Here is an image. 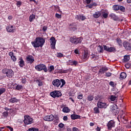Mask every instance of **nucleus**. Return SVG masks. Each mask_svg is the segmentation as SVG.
<instances>
[{"instance_id":"obj_20","label":"nucleus","mask_w":131,"mask_h":131,"mask_svg":"<svg viewBox=\"0 0 131 131\" xmlns=\"http://www.w3.org/2000/svg\"><path fill=\"white\" fill-rule=\"evenodd\" d=\"M108 70L107 67H102L99 70V73H100V74H104L105 71H108Z\"/></svg>"},{"instance_id":"obj_2","label":"nucleus","mask_w":131,"mask_h":131,"mask_svg":"<svg viewBox=\"0 0 131 131\" xmlns=\"http://www.w3.org/2000/svg\"><path fill=\"white\" fill-rule=\"evenodd\" d=\"M53 85L55 86V88H63L65 84H66V82L65 81V80L63 79H61L60 80H59V79H56L54 80L52 82Z\"/></svg>"},{"instance_id":"obj_21","label":"nucleus","mask_w":131,"mask_h":131,"mask_svg":"<svg viewBox=\"0 0 131 131\" xmlns=\"http://www.w3.org/2000/svg\"><path fill=\"white\" fill-rule=\"evenodd\" d=\"M19 61L18 62V64L20 67L23 68L25 66V63L23 58L19 59Z\"/></svg>"},{"instance_id":"obj_26","label":"nucleus","mask_w":131,"mask_h":131,"mask_svg":"<svg viewBox=\"0 0 131 131\" xmlns=\"http://www.w3.org/2000/svg\"><path fill=\"white\" fill-rule=\"evenodd\" d=\"M62 112H64V113H69V112H70V109L68 107H64L62 108Z\"/></svg>"},{"instance_id":"obj_55","label":"nucleus","mask_w":131,"mask_h":131,"mask_svg":"<svg viewBox=\"0 0 131 131\" xmlns=\"http://www.w3.org/2000/svg\"><path fill=\"white\" fill-rule=\"evenodd\" d=\"M8 55L10 57H13L14 56V52L11 51L8 53Z\"/></svg>"},{"instance_id":"obj_30","label":"nucleus","mask_w":131,"mask_h":131,"mask_svg":"<svg viewBox=\"0 0 131 131\" xmlns=\"http://www.w3.org/2000/svg\"><path fill=\"white\" fill-rule=\"evenodd\" d=\"M87 100L90 102L94 100V95H90L87 97Z\"/></svg>"},{"instance_id":"obj_41","label":"nucleus","mask_w":131,"mask_h":131,"mask_svg":"<svg viewBox=\"0 0 131 131\" xmlns=\"http://www.w3.org/2000/svg\"><path fill=\"white\" fill-rule=\"evenodd\" d=\"M119 7H120L119 5H114L113 7V9L114 11H118V10H119Z\"/></svg>"},{"instance_id":"obj_13","label":"nucleus","mask_w":131,"mask_h":131,"mask_svg":"<svg viewBox=\"0 0 131 131\" xmlns=\"http://www.w3.org/2000/svg\"><path fill=\"white\" fill-rule=\"evenodd\" d=\"M75 19L78 21H84L86 19V17L83 14H78L75 16Z\"/></svg>"},{"instance_id":"obj_63","label":"nucleus","mask_w":131,"mask_h":131,"mask_svg":"<svg viewBox=\"0 0 131 131\" xmlns=\"http://www.w3.org/2000/svg\"><path fill=\"white\" fill-rule=\"evenodd\" d=\"M32 131H38V128L36 127H32Z\"/></svg>"},{"instance_id":"obj_47","label":"nucleus","mask_w":131,"mask_h":131,"mask_svg":"<svg viewBox=\"0 0 131 131\" xmlns=\"http://www.w3.org/2000/svg\"><path fill=\"white\" fill-rule=\"evenodd\" d=\"M55 17H56V18H57L58 19H61V18H62V15L59 14L58 13H56Z\"/></svg>"},{"instance_id":"obj_37","label":"nucleus","mask_w":131,"mask_h":131,"mask_svg":"<svg viewBox=\"0 0 131 131\" xmlns=\"http://www.w3.org/2000/svg\"><path fill=\"white\" fill-rule=\"evenodd\" d=\"M36 83H38V86H42V82L41 80L38 79L36 81Z\"/></svg>"},{"instance_id":"obj_58","label":"nucleus","mask_w":131,"mask_h":131,"mask_svg":"<svg viewBox=\"0 0 131 131\" xmlns=\"http://www.w3.org/2000/svg\"><path fill=\"white\" fill-rule=\"evenodd\" d=\"M47 30H48V27L47 26H43L42 29V30H43V31H47Z\"/></svg>"},{"instance_id":"obj_61","label":"nucleus","mask_w":131,"mask_h":131,"mask_svg":"<svg viewBox=\"0 0 131 131\" xmlns=\"http://www.w3.org/2000/svg\"><path fill=\"white\" fill-rule=\"evenodd\" d=\"M109 84H110V85H111V86H113V88H114V82H113V81H111V82H110Z\"/></svg>"},{"instance_id":"obj_50","label":"nucleus","mask_w":131,"mask_h":131,"mask_svg":"<svg viewBox=\"0 0 131 131\" xmlns=\"http://www.w3.org/2000/svg\"><path fill=\"white\" fill-rule=\"evenodd\" d=\"M84 3H85V4H87L88 5L91 4V3L92 2V0H83Z\"/></svg>"},{"instance_id":"obj_1","label":"nucleus","mask_w":131,"mask_h":131,"mask_svg":"<svg viewBox=\"0 0 131 131\" xmlns=\"http://www.w3.org/2000/svg\"><path fill=\"white\" fill-rule=\"evenodd\" d=\"M46 42V40L41 37H37L35 39L34 41L32 42V45L34 48H42L43 45Z\"/></svg>"},{"instance_id":"obj_8","label":"nucleus","mask_w":131,"mask_h":131,"mask_svg":"<svg viewBox=\"0 0 131 131\" xmlns=\"http://www.w3.org/2000/svg\"><path fill=\"white\" fill-rule=\"evenodd\" d=\"M56 42H57V40H56V38H55V37H51L50 38V43H51L52 50H55V49H56Z\"/></svg>"},{"instance_id":"obj_11","label":"nucleus","mask_w":131,"mask_h":131,"mask_svg":"<svg viewBox=\"0 0 131 131\" xmlns=\"http://www.w3.org/2000/svg\"><path fill=\"white\" fill-rule=\"evenodd\" d=\"M97 107L100 109H106L107 108V103L102 102H98L97 103Z\"/></svg>"},{"instance_id":"obj_29","label":"nucleus","mask_w":131,"mask_h":131,"mask_svg":"<svg viewBox=\"0 0 131 131\" xmlns=\"http://www.w3.org/2000/svg\"><path fill=\"white\" fill-rule=\"evenodd\" d=\"M95 114H100V110H99V107H95L93 108Z\"/></svg>"},{"instance_id":"obj_54","label":"nucleus","mask_w":131,"mask_h":131,"mask_svg":"<svg viewBox=\"0 0 131 131\" xmlns=\"http://www.w3.org/2000/svg\"><path fill=\"white\" fill-rule=\"evenodd\" d=\"M57 57L58 58H61V57H63V54L61 53H57Z\"/></svg>"},{"instance_id":"obj_34","label":"nucleus","mask_w":131,"mask_h":131,"mask_svg":"<svg viewBox=\"0 0 131 131\" xmlns=\"http://www.w3.org/2000/svg\"><path fill=\"white\" fill-rule=\"evenodd\" d=\"M110 53H112L113 52H116V49L114 47H109L108 51Z\"/></svg>"},{"instance_id":"obj_16","label":"nucleus","mask_w":131,"mask_h":131,"mask_svg":"<svg viewBox=\"0 0 131 131\" xmlns=\"http://www.w3.org/2000/svg\"><path fill=\"white\" fill-rule=\"evenodd\" d=\"M6 30L7 32H15V29L14 28V26L9 25L6 27Z\"/></svg>"},{"instance_id":"obj_38","label":"nucleus","mask_w":131,"mask_h":131,"mask_svg":"<svg viewBox=\"0 0 131 131\" xmlns=\"http://www.w3.org/2000/svg\"><path fill=\"white\" fill-rule=\"evenodd\" d=\"M5 93H6V88H0V96H2V95Z\"/></svg>"},{"instance_id":"obj_4","label":"nucleus","mask_w":131,"mask_h":131,"mask_svg":"<svg viewBox=\"0 0 131 131\" xmlns=\"http://www.w3.org/2000/svg\"><path fill=\"white\" fill-rule=\"evenodd\" d=\"M35 68L37 71H41L43 70L45 72H48V68L45 64H39L35 67Z\"/></svg>"},{"instance_id":"obj_10","label":"nucleus","mask_w":131,"mask_h":131,"mask_svg":"<svg viewBox=\"0 0 131 131\" xmlns=\"http://www.w3.org/2000/svg\"><path fill=\"white\" fill-rule=\"evenodd\" d=\"M123 45L126 51H131V43L127 41L123 42Z\"/></svg>"},{"instance_id":"obj_49","label":"nucleus","mask_w":131,"mask_h":131,"mask_svg":"<svg viewBox=\"0 0 131 131\" xmlns=\"http://www.w3.org/2000/svg\"><path fill=\"white\" fill-rule=\"evenodd\" d=\"M111 75H112V73H111L109 72L105 73V76H106V77H110V76H111Z\"/></svg>"},{"instance_id":"obj_7","label":"nucleus","mask_w":131,"mask_h":131,"mask_svg":"<svg viewBox=\"0 0 131 131\" xmlns=\"http://www.w3.org/2000/svg\"><path fill=\"white\" fill-rule=\"evenodd\" d=\"M70 40L72 43L74 45H78V43H81L82 39L81 37H71Z\"/></svg>"},{"instance_id":"obj_27","label":"nucleus","mask_w":131,"mask_h":131,"mask_svg":"<svg viewBox=\"0 0 131 131\" xmlns=\"http://www.w3.org/2000/svg\"><path fill=\"white\" fill-rule=\"evenodd\" d=\"M118 108L117 107V105L116 104H113L110 106V109H111V112H112V111L115 110L116 109H117Z\"/></svg>"},{"instance_id":"obj_53","label":"nucleus","mask_w":131,"mask_h":131,"mask_svg":"<svg viewBox=\"0 0 131 131\" xmlns=\"http://www.w3.org/2000/svg\"><path fill=\"white\" fill-rule=\"evenodd\" d=\"M21 5H22V2H21V1H18L16 3V6L18 8H20V6H21Z\"/></svg>"},{"instance_id":"obj_6","label":"nucleus","mask_w":131,"mask_h":131,"mask_svg":"<svg viewBox=\"0 0 131 131\" xmlns=\"http://www.w3.org/2000/svg\"><path fill=\"white\" fill-rule=\"evenodd\" d=\"M50 96L54 98V99H56V98H59V97H62V93L60 92V91L55 90L50 94Z\"/></svg>"},{"instance_id":"obj_14","label":"nucleus","mask_w":131,"mask_h":131,"mask_svg":"<svg viewBox=\"0 0 131 131\" xmlns=\"http://www.w3.org/2000/svg\"><path fill=\"white\" fill-rule=\"evenodd\" d=\"M55 118V117L53 115H48L45 116L43 118V120H45V121H53L54 120V119Z\"/></svg>"},{"instance_id":"obj_52","label":"nucleus","mask_w":131,"mask_h":131,"mask_svg":"<svg viewBox=\"0 0 131 131\" xmlns=\"http://www.w3.org/2000/svg\"><path fill=\"white\" fill-rule=\"evenodd\" d=\"M83 98V94L79 95L77 96V98H78L79 100H81Z\"/></svg>"},{"instance_id":"obj_28","label":"nucleus","mask_w":131,"mask_h":131,"mask_svg":"<svg viewBox=\"0 0 131 131\" xmlns=\"http://www.w3.org/2000/svg\"><path fill=\"white\" fill-rule=\"evenodd\" d=\"M35 19V15L34 14H32L31 15H30L29 16V21L30 22H32L33 20Z\"/></svg>"},{"instance_id":"obj_9","label":"nucleus","mask_w":131,"mask_h":131,"mask_svg":"<svg viewBox=\"0 0 131 131\" xmlns=\"http://www.w3.org/2000/svg\"><path fill=\"white\" fill-rule=\"evenodd\" d=\"M106 126L107 127V129L108 130H111L113 127H115V121L111 120H110L107 124Z\"/></svg>"},{"instance_id":"obj_24","label":"nucleus","mask_w":131,"mask_h":131,"mask_svg":"<svg viewBox=\"0 0 131 131\" xmlns=\"http://www.w3.org/2000/svg\"><path fill=\"white\" fill-rule=\"evenodd\" d=\"M101 16V12L97 11L95 13V14H93V16L94 18H99Z\"/></svg>"},{"instance_id":"obj_3","label":"nucleus","mask_w":131,"mask_h":131,"mask_svg":"<svg viewBox=\"0 0 131 131\" xmlns=\"http://www.w3.org/2000/svg\"><path fill=\"white\" fill-rule=\"evenodd\" d=\"M2 73L3 74H6V76L9 77V78H11V77L14 76V71L11 69H4L2 70Z\"/></svg>"},{"instance_id":"obj_17","label":"nucleus","mask_w":131,"mask_h":131,"mask_svg":"<svg viewBox=\"0 0 131 131\" xmlns=\"http://www.w3.org/2000/svg\"><path fill=\"white\" fill-rule=\"evenodd\" d=\"M71 118L72 120H75V119H81V116L79 115L73 114L71 115Z\"/></svg>"},{"instance_id":"obj_39","label":"nucleus","mask_w":131,"mask_h":131,"mask_svg":"<svg viewBox=\"0 0 131 131\" xmlns=\"http://www.w3.org/2000/svg\"><path fill=\"white\" fill-rule=\"evenodd\" d=\"M3 116L4 117V118H7L8 116H9V112L6 111L2 113Z\"/></svg>"},{"instance_id":"obj_56","label":"nucleus","mask_w":131,"mask_h":131,"mask_svg":"<svg viewBox=\"0 0 131 131\" xmlns=\"http://www.w3.org/2000/svg\"><path fill=\"white\" fill-rule=\"evenodd\" d=\"M7 128H9V129H10V131H14V129L13 128V127L10 126H6Z\"/></svg>"},{"instance_id":"obj_35","label":"nucleus","mask_w":131,"mask_h":131,"mask_svg":"<svg viewBox=\"0 0 131 131\" xmlns=\"http://www.w3.org/2000/svg\"><path fill=\"white\" fill-rule=\"evenodd\" d=\"M54 70H55V67H54V66H50L48 69V71L50 73H52V71H54Z\"/></svg>"},{"instance_id":"obj_45","label":"nucleus","mask_w":131,"mask_h":131,"mask_svg":"<svg viewBox=\"0 0 131 131\" xmlns=\"http://www.w3.org/2000/svg\"><path fill=\"white\" fill-rule=\"evenodd\" d=\"M72 70L71 69H69L68 70H64L61 71V73H67V72H68V71H72Z\"/></svg>"},{"instance_id":"obj_33","label":"nucleus","mask_w":131,"mask_h":131,"mask_svg":"<svg viewBox=\"0 0 131 131\" xmlns=\"http://www.w3.org/2000/svg\"><path fill=\"white\" fill-rule=\"evenodd\" d=\"M15 89L17 90V91H21V90L23 89V86L22 85L17 84L15 86Z\"/></svg>"},{"instance_id":"obj_62","label":"nucleus","mask_w":131,"mask_h":131,"mask_svg":"<svg viewBox=\"0 0 131 131\" xmlns=\"http://www.w3.org/2000/svg\"><path fill=\"white\" fill-rule=\"evenodd\" d=\"M64 121H67L68 120V117L67 116H64L63 118Z\"/></svg>"},{"instance_id":"obj_57","label":"nucleus","mask_w":131,"mask_h":131,"mask_svg":"<svg viewBox=\"0 0 131 131\" xmlns=\"http://www.w3.org/2000/svg\"><path fill=\"white\" fill-rule=\"evenodd\" d=\"M59 127H60V128H63L64 127V124L60 123L59 125H58Z\"/></svg>"},{"instance_id":"obj_15","label":"nucleus","mask_w":131,"mask_h":131,"mask_svg":"<svg viewBox=\"0 0 131 131\" xmlns=\"http://www.w3.org/2000/svg\"><path fill=\"white\" fill-rule=\"evenodd\" d=\"M69 28L70 30L75 31L77 29V25L75 23H72L69 25Z\"/></svg>"},{"instance_id":"obj_32","label":"nucleus","mask_w":131,"mask_h":131,"mask_svg":"<svg viewBox=\"0 0 131 131\" xmlns=\"http://www.w3.org/2000/svg\"><path fill=\"white\" fill-rule=\"evenodd\" d=\"M111 112H112V113H113L114 114V115H117L119 113V109L118 108H117V109L112 111Z\"/></svg>"},{"instance_id":"obj_42","label":"nucleus","mask_w":131,"mask_h":131,"mask_svg":"<svg viewBox=\"0 0 131 131\" xmlns=\"http://www.w3.org/2000/svg\"><path fill=\"white\" fill-rule=\"evenodd\" d=\"M119 10H120V11H121V12H125V7H124L123 6H120Z\"/></svg>"},{"instance_id":"obj_46","label":"nucleus","mask_w":131,"mask_h":131,"mask_svg":"<svg viewBox=\"0 0 131 131\" xmlns=\"http://www.w3.org/2000/svg\"><path fill=\"white\" fill-rule=\"evenodd\" d=\"M117 98V97L116 96H114V95H111L110 99L112 101H115V100H116Z\"/></svg>"},{"instance_id":"obj_64","label":"nucleus","mask_w":131,"mask_h":131,"mask_svg":"<svg viewBox=\"0 0 131 131\" xmlns=\"http://www.w3.org/2000/svg\"><path fill=\"white\" fill-rule=\"evenodd\" d=\"M95 130L96 131H101V127L97 126L96 128H95Z\"/></svg>"},{"instance_id":"obj_51","label":"nucleus","mask_w":131,"mask_h":131,"mask_svg":"<svg viewBox=\"0 0 131 131\" xmlns=\"http://www.w3.org/2000/svg\"><path fill=\"white\" fill-rule=\"evenodd\" d=\"M72 64L71 65L72 66V65H75L76 66L77 64H78V62L76 60H74L72 62Z\"/></svg>"},{"instance_id":"obj_31","label":"nucleus","mask_w":131,"mask_h":131,"mask_svg":"<svg viewBox=\"0 0 131 131\" xmlns=\"http://www.w3.org/2000/svg\"><path fill=\"white\" fill-rule=\"evenodd\" d=\"M117 40V43H118L119 46H120V47H122V40H121V39L119 38H117L116 39Z\"/></svg>"},{"instance_id":"obj_19","label":"nucleus","mask_w":131,"mask_h":131,"mask_svg":"<svg viewBox=\"0 0 131 131\" xmlns=\"http://www.w3.org/2000/svg\"><path fill=\"white\" fill-rule=\"evenodd\" d=\"M9 103H18L19 102V99L16 98V97H11V99L9 100Z\"/></svg>"},{"instance_id":"obj_23","label":"nucleus","mask_w":131,"mask_h":131,"mask_svg":"<svg viewBox=\"0 0 131 131\" xmlns=\"http://www.w3.org/2000/svg\"><path fill=\"white\" fill-rule=\"evenodd\" d=\"M88 56H89V51H84V54L82 55L83 59H88L89 58Z\"/></svg>"},{"instance_id":"obj_22","label":"nucleus","mask_w":131,"mask_h":131,"mask_svg":"<svg viewBox=\"0 0 131 131\" xmlns=\"http://www.w3.org/2000/svg\"><path fill=\"white\" fill-rule=\"evenodd\" d=\"M98 52H99L100 54L102 53H104V49L103 48V46L101 45H99L98 46Z\"/></svg>"},{"instance_id":"obj_36","label":"nucleus","mask_w":131,"mask_h":131,"mask_svg":"<svg viewBox=\"0 0 131 131\" xmlns=\"http://www.w3.org/2000/svg\"><path fill=\"white\" fill-rule=\"evenodd\" d=\"M129 55H125L124 56V62H128L129 61Z\"/></svg>"},{"instance_id":"obj_43","label":"nucleus","mask_w":131,"mask_h":131,"mask_svg":"<svg viewBox=\"0 0 131 131\" xmlns=\"http://www.w3.org/2000/svg\"><path fill=\"white\" fill-rule=\"evenodd\" d=\"M98 58V56L96 55V54H94L92 53L91 55V58L93 60V59H97Z\"/></svg>"},{"instance_id":"obj_5","label":"nucleus","mask_w":131,"mask_h":131,"mask_svg":"<svg viewBox=\"0 0 131 131\" xmlns=\"http://www.w3.org/2000/svg\"><path fill=\"white\" fill-rule=\"evenodd\" d=\"M24 122L25 125H28L33 123V119L29 116H25Z\"/></svg>"},{"instance_id":"obj_40","label":"nucleus","mask_w":131,"mask_h":131,"mask_svg":"<svg viewBox=\"0 0 131 131\" xmlns=\"http://www.w3.org/2000/svg\"><path fill=\"white\" fill-rule=\"evenodd\" d=\"M102 16H103V18H104V19L107 18L108 17V15H109V14L108 13H106L105 12H102Z\"/></svg>"},{"instance_id":"obj_48","label":"nucleus","mask_w":131,"mask_h":131,"mask_svg":"<svg viewBox=\"0 0 131 131\" xmlns=\"http://www.w3.org/2000/svg\"><path fill=\"white\" fill-rule=\"evenodd\" d=\"M11 59L12 60V61H13V62H16L17 61V58H16V56L14 55L11 56Z\"/></svg>"},{"instance_id":"obj_18","label":"nucleus","mask_w":131,"mask_h":131,"mask_svg":"<svg viewBox=\"0 0 131 131\" xmlns=\"http://www.w3.org/2000/svg\"><path fill=\"white\" fill-rule=\"evenodd\" d=\"M109 16L114 21H118V20L119 19V18H118V16H117V15H115V14L114 13H111V14L109 15Z\"/></svg>"},{"instance_id":"obj_25","label":"nucleus","mask_w":131,"mask_h":131,"mask_svg":"<svg viewBox=\"0 0 131 131\" xmlns=\"http://www.w3.org/2000/svg\"><path fill=\"white\" fill-rule=\"evenodd\" d=\"M120 79H124L126 78V73L125 72H122L120 74Z\"/></svg>"},{"instance_id":"obj_59","label":"nucleus","mask_w":131,"mask_h":131,"mask_svg":"<svg viewBox=\"0 0 131 131\" xmlns=\"http://www.w3.org/2000/svg\"><path fill=\"white\" fill-rule=\"evenodd\" d=\"M125 68H126V69H129V67H130L129 64V63H126L125 64Z\"/></svg>"},{"instance_id":"obj_60","label":"nucleus","mask_w":131,"mask_h":131,"mask_svg":"<svg viewBox=\"0 0 131 131\" xmlns=\"http://www.w3.org/2000/svg\"><path fill=\"white\" fill-rule=\"evenodd\" d=\"M73 131H79V129L76 127H73Z\"/></svg>"},{"instance_id":"obj_44","label":"nucleus","mask_w":131,"mask_h":131,"mask_svg":"<svg viewBox=\"0 0 131 131\" xmlns=\"http://www.w3.org/2000/svg\"><path fill=\"white\" fill-rule=\"evenodd\" d=\"M103 47L104 48V51H106V52H108L109 51V47L105 45H103Z\"/></svg>"},{"instance_id":"obj_12","label":"nucleus","mask_w":131,"mask_h":131,"mask_svg":"<svg viewBox=\"0 0 131 131\" xmlns=\"http://www.w3.org/2000/svg\"><path fill=\"white\" fill-rule=\"evenodd\" d=\"M26 60L27 62H28L29 64H32V63L34 62V57H33L31 55H28L26 57Z\"/></svg>"}]
</instances>
